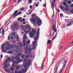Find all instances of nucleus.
Here are the masks:
<instances>
[{
  "label": "nucleus",
  "instance_id": "22",
  "mask_svg": "<svg viewBox=\"0 0 73 73\" xmlns=\"http://www.w3.org/2000/svg\"><path fill=\"white\" fill-rule=\"evenodd\" d=\"M25 28V27H24V26L23 25H22L21 26V29H22V30H24Z\"/></svg>",
  "mask_w": 73,
  "mask_h": 73
},
{
  "label": "nucleus",
  "instance_id": "16",
  "mask_svg": "<svg viewBox=\"0 0 73 73\" xmlns=\"http://www.w3.org/2000/svg\"><path fill=\"white\" fill-rule=\"evenodd\" d=\"M5 44H3L1 45V48L3 49L4 48H5Z\"/></svg>",
  "mask_w": 73,
  "mask_h": 73
},
{
  "label": "nucleus",
  "instance_id": "14",
  "mask_svg": "<svg viewBox=\"0 0 73 73\" xmlns=\"http://www.w3.org/2000/svg\"><path fill=\"white\" fill-rule=\"evenodd\" d=\"M22 13V12H20L17 13V14H16L15 15V16H18L19 15H21Z\"/></svg>",
  "mask_w": 73,
  "mask_h": 73
},
{
  "label": "nucleus",
  "instance_id": "63",
  "mask_svg": "<svg viewBox=\"0 0 73 73\" xmlns=\"http://www.w3.org/2000/svg\"><path fill=\"white\" fill-rule=\"evenodd\" d=\"M71 12L72 13H73V10L72 9L71 11Z\"/></svg>",
  "mask_w": 73,
  "mask_h": 73
},
{
  "label": "nucleus",
  "instance_id": "24",
  "mask_svg": "<svg viewBox=\"0 0 73 73\" xmlns=\"http://www.w3.org/2000/svg\"><path fill=\"white\" fill-rule=\"evenodd\" d=\"M21 55H22V54H21V52H20L17 54V56H21Z\"/></svg>",
  "mask_w": 73,
  "mask_h": 73
},
{
  "label": "nucleus",
  "instance_id": "9",
  "mask_svg": "<svg viewBox=\"0 0 73 73\" xmlns=\"http://www.w3.org/2000/svg\"><path fill=\"white\" fill-rule=\"evenodd\" d=\"M37 18H38V16L35 17L34 18L33 17H32L31 20L33 22H36Z\"/></svg>",
  "mask_w": 73,
  "mask_h": 73
},
{
  "label": "nucleus",
  "instance_id": "26",
  "mask_svg": "<svg viewBox=\"0 0 73 73\" xmlns=\"http://www.w3.org/2000/svg\"><path fill=\"white\" fill-rule=\"evenodd\" d=\"M59 7L60 8L62 9H63L64 8V6H61L60 5Z\"/></svg>",
  "mask_w": 73,
  "mask_h": 73
},
{
  "label": "nucleus",
  "instance_id": "1",
  "mask_svg": "<svg viewBox=\"0 0 73 73\" xmlns=\"http://www.w3.org/2000/svg\"><path fill=\"white\" fill-rule=\"evenodd\" d=\"M31 60H27V59H24V62L25 64H23V66L24 68H28L27 66H30L31 65Z\"/></svg>",
  "mask_w": 73,
  "mask_h": 73
},
{
  "label": "nucleus",
  "instance_id": "2",
  "mask_svg": "<svg viewBox=\"0 0 73 73\" xmlns=\"http://www.w3.org/2000/svg\"><path fill=\"white\" fill-rule=\"evenodd\" d=\"M12 30L13 31H15V30H18L19 29V25H18L17 23H15L12 27Z\"/></svg>",
  "mask_w": 73,
  "mask_h": 73
},
{
  "label": "nucleus",
  "instance_id": "15",
  "mask_svg": "<svg viewBox=\"0 0 73 73\" xmlns=\"http://www.w3.org/2000/svg\"><path fill=\"white\" fill-rule=\"evenodd\" d=\"M66 7L64 9V11H66V12L68 11V10H69V8H68V7Z\"/></svg>",
  "mask_w": 73,
  "mask_h": 73
},
{
  "label": "nucleus",
  "instance_id": "39",
  "mask_svg": "<svg viewBox=\"0 0 73 73\" xmlns=\"http://www.w3.org/2000/svg\"><path fill=\"white\" fill-rule=\"evenodd\" d=\"M28 49V50H29V51H30V52H31V51L32 50V49L31 48H29Z\"/></svg>",
  "mask_w": 73,
  "mask_h": 73
},
{
  "label": "nucleus",
  "instance_id": "59",
  "mask_svg": "<svg viewBox=\"0 0 73 73\" xmlns=\"http://www.w3.org/2000/svg\"><path fill=\"white\" fill-rule=\"evenodd\" d=\"M67 63V61H65L64 62V64H66V63Z\"/></svg>",
  "mask_w": 73,
  "mask_h": 73
},
{
  "label": "nucleus",
  "instance_id": "52",
  "mask_svg": "<svg viewBox=\"0 0 73 73\" xmlns=\"http://www.w3.org/2000/svg\"><path fill=\"white\" fill-rule=\"evenodd\" d=\"M58 66H57V67L56 68V72H55V73H56L57 72V69H58Z\"/></svg>",
  "mask_w": 73,
  "mask_h": 73
},
{
  "label": "nucleus",
  "instance_id": "34",
  "mask_svg": "<svg viewBox=\"0 0 73 73\" xmlns=\"http://www.w3.org/2000/svg\"><path fill=\"white\" fill-rule=\"evenodd\" d=\"M13 53V51L12 50H10L8 52V53L9 54H11V53Z\"/></svg>",
  "mask_w": 73,
  "mask_h": 73
},
{
  "label": "nucleus",
  "instance_id": "28",
  "mask_svg": "<svg viewBox=\"0 0 73 73\" xmlns=\"http://www.w3.org/2000/svg\"><path fill=\"white\" fill-rule=\"evenodd\" d=\"M11 48L9 46L6 47V49H7V50H10V49H11Z\"/></svg>",
  "mask_w": 73,
  "mask_h": 73
},
{
  "label": "nucleus",
  "instance_id": "58",
  "mask_svg": "<svg viewBox=\"0 0 73 73\" xmlns=\"http://www.w3.org/2000/svg\"><path fill=\"white\" fill-rule=\"evenodd\" d=\"M32 12V11H31L28 14L29 15L30 14H31Z\"/></svg>",
  "mask_w": 73,
  "mask_h": 73
},
{
  "label": "nucleus",
  "instance_id": "19",
  "mask_svg": "<svg viewBox=\"0 0 73 73\" xmlns=\"http://www.w3.org/2000/svg\"><path fill=\"white\" fill-rule=\"evenodd\" d=\"M15 38L17 40V41H19V38L18 36H15Z\"/></svg>",
  "mask_w": 73,
  "mask_h": 73
},
{
  "label": "nucleus",
  "instance_id": "61",
  "mask_svg": "<svg viewBox=\"0 0 73 73\" xmlns=\"http://www.w3.org/2000/svg\"><path fill=\"white\" fill-rule=\"evenodd\" d=\"M53 31H54L55 32H56V31L57 29H54V30H53Z\"/></svg>",
  "mask_w": 73,
  "mask_h": 73
},
{
  "label": "nucleus",
  "instance_id": "5",
  "mask_svg": "<svg viewBox=\"0 0 73 73\" xmlns=\"http://www.w3.org/2000/svg\"><path fill=\"white\" fill-rule=\"evenodd\" d=\"M36 21L37 22V23L38 25H41L42 24V21H41L39 17H38L37 19H36Z\"/></svg>",
  "mask_w": 73,
  "mask_h": 73
},
{
  "label": "nucleus",
  "instance_id": "25",
  "mask_svg": "<svg viewBox=\"0 0 73 73\" xmlns=\"http://www.w3.org/2000/svg\"><path fill=\"white\" fill-rule=\"evenodd\" d=\"M15 60H20V57L19 56H15Z\"/></svg>",
  "mask_w": 73,
  "mask_h": 73
},
{
  "label": "nucleus",
  "instance_id": "30",
  "mask_svg": "<svg viewBox=\"0 0 73 73\" xmlns=\"http://www.w3.org/2000/svg\"><path fill=\"white\" fill-rule=\"evenodd\" d=\"M18 60H19L18 61H17L18 63H20L21 62H22V60L21 59H20V60L19 59Z\"/></svg>",
  "mask_w": 73,
  "mask_h": 73
},
{
  "label": "nucleus",
  "instance_id": "6",
  "mask_svg": "<svg viewBox=\"0 0 73 73\" xmlns=\"http://www.w3.org/2000/svg\"><path fill=\"white\" fill-rule=\"evenodd\" d=\"M23 46V44H22L21 42L19 43V45H17L15 46L16 49H20L21 46Z\"/></svg>",
  "mask_w": 73,
  "mask_h": 73
},
{
  "label": "nucleus",
  "instance_id": "44",
  "mask_svg": "<svg viewBox=\"0 0 73 73\" xmlns=\"http://www.w3.org/2000/svg\"><path fill=\"white\" fill-rule=\"evenodd\" d=\"M19 10H17V11H15V12H14V14L16 15V14L17 13V12H18V11H19Z\"/></svg>",
  "mask_w": 73,
  "mask_h": 73
},
{
  "label": "nucleus",
  "instance_id": "29",
  "mask_svg": "<svg viewBox=\"0 0 73 73\" xmlns=\"http://www.w3.org/2000/svg\"><path fill=\"white\" fill-rule=\"evenodd\" d=\"M56 27V24H53V30H54V29H55Z\"/></svg>",
  "mask_w": 73,
  "mask_h": 73
},
{
  "label": "nucleus",
  "instance_id": "36",
  "mask_svg": "<svg viewBox=\"0 0 73 73\" xmlns=\"http://www.w3.org/2000/svg\"><path fill=\"white\" fill-rule=\"evenodd\" d=\"M24 9H25L24 7H22L21 9H19V10H20V11H23Z\"/></svg>",
  "mask_w": 73,
  "mask_h": 73
},
{
  "label": "nucleus",
  "instance_id": "57",
  "mask_svg": "<svg viewBox=\"0 0 73 73\" xmlns=\"http://www.w3.org/2000/svg\"><path fill=\"white\" fill-rule=\"evenodd\" d=\"M10 58H11L10 57H9L7 58V60L8 61L9 60V59H10Z\"/></svg>",
  "mask_w": 73,
  "mask_h": 73
},
{
  "label": "nucleus",
  "instance_id": "55",
  "mask_svg": "<svg viewBox=\"0 0 73 73\" xmlns=\"http://www.w3.org/2000/svg\"><path fill=\"white\" fill-rule=\"evenodd\" d=\"M56 36L54 37L52 39V40H54V39H55V38H56Z\"/></svg>",
  "mask_w": 73,
  "mask_h": 73
},
{
  "label": "nucleus",
  "instance_id": "56",
  "mask_svg": "<svg viewBox=\"0 0 73 73\" xmlns=\"http://www.w3.org/2000/svg\"><path fill=\"white\" fill-rule=\"evenodd\" d=\"M26 34H28V31H26L25 32Z\"/></svg>",
  "mask_w": 73,
  "mask_h": 73
},
{
  "label": "nucleus",
  "instance_id": "62",
  "mask_svg": "<svg viewBox=\"0 0 73 73\" xmlns=\"http://www.w3.org/2000/svg\"><path fill=\"white\" fill-rule=\"evenodd\" d=\"M18 73H23L21 71H19Z\"/></svg>",
  "mask_w": 73,
  "mask_h": 73
},
{
  "label": "nucleus",
  "instance_id": "12",
  "mask_svg": "<svg viewBox=\"0 0 73 73\" xmlns=\"http://www.w3.org/2000/svg\"><path fill=\"white\" fill-rule=\"evenodd\" d=\"M63 4L65 7H68L69 5H66V3L65 2H63Z\"/></svg>",
  "mask_w": 73,
  "mask_h": 73
},
{
  "label": "nucleus",
  "instance_id": "64",
  "mask_svg": "<svg viewBox=\"0 0 73 73\" xmlns=\"http://www.w3.org/2000/svg\"><path fill=\"white\" fill-rule=\"evenodd\" d=\"M71 7H73V4H72L71 5Z\"/></svg>",
  "mask_w": 73,
  "mask_h": 73
},
{
  "label": "nucleus",
  "instance_id": "21",
  "mask_svg": "<svg viewBox=\"0 0 73 73\" xmlns=\"http://www.w3.org/2000/svg\"><path fill=\"white\" fill-rule=\"evenodd\" d=\"M2 53H5L7 52V50L6 49H3L2 50Z\"/></svg>",
  "mask_w": 73,
  "mask_h": 73
},
{
  "label": "nucleus",
  "instance_id": "8",
  "mask_svg": "<svg viewBox=\"0 0 73 73\" xmlns=\"http://www.w3.org/2000/svg\"><path fill=\"white\" fill-rule=\"evenodd\" d=\"M25 29H28L29 31V33H31L30 30H31V28L28 25H25Z\"/></svg>",
  "mask_w": 73,
  "mask_h": 73
},
{
  "label": "nucleus",
  "instance_id": "49",
  "mask_svg": "<svg viewBox=\"0 0 73 73\" xmlns=\"http://www.w3.org/2000/svg\"><path fill=\"white\" fill-rule=\"evenodd\" d=\"M28 2L29 3H32V1L31 0H29Z\"/></svg>",
  "mask_w": 73,
  "mask_h": 73
},
{
  "label": "nucleus",
  "instance_id": "17",
  "mask_svg": "<svg viewBox=\"0 0 73 73\" xmlns=\"http://www.w3.org/2000/svg\"><path fill=\"white\" fill-rule=\"evenodd\" d=\"M33 36H35V35H34V34L31 33L30 35V37L31 38H33Z\"/></svg>",
  "mask_w": 73,
  "mask_h": 73
},
{
  "label": "nucleus",
  "instance_id": "53",
  "mask_svg": "<svg viewBox=\"0 0 73 73\" xmlns=\"http://www.w3.org/2000/svg\"><path fill=\"white\" fill-rule=\"evenodd\" d=\"M60 17H62L63 16V14L61 13L60 14Z\"/></svg>",
  "mask_w": 73,
  "mask_h": 73
},
{
  "label": "nucleus",
  "instance_id": "18",
  "mask_svg": "<svg viewBox=\"0 0 73 73\" xmlns=\"http://www.w3.org/2000/svg\"><path fill=\"white\" fill-rule=\"evenodd\" d=\"M6 45L7 46H10V45H11V44H10V43H9V42H6Z\"/></svg>",
  "mask_w": 73,
  "mask_h": 73
},
{
  "label": "nucleus",
  "instance_id": "45",
  "mask_svg": "<svg viewBox=\"0 0 73 73\" xmlns=\"http://www.w3.org/2000/svg\"><path fill=\"white\" fill-rule=\"evenodd\" d=\"M52 23H53V24H56L54 20H52Z\"/></svg>",
  "mask_w": 73,
  "mask_h": 73
},
{
  "label": "nucleus",
  "instance_id": "40",
  "mask_svg": "<svg viewBox=\"0 0 73 73\" xmlns=\"http://www.w3.org/2000/svg\"><path fill=\"white\" fill-rule=\"evenodd\" d=\"M10 69L11 70H12V71H13L14 70V68L13 67H11L10 68Z\"/></svg>",
  "mask_w": 73,
  "mask_h": 73
},
{
  "label": "nucleus",
  "instance_id": "31",
  "mask_svg": "<svg viewBox=\"0 0 73 73\" xmlns=\"http://www.w3.org/2000/svg\"><path fill=\"white\" fill-rule=\"evenodd\" d=\"M25 50H28V46H26L25 47Z\"/></svg>",
  "mask_w": 73,
  "mask_h": 73
},
{
  "label": "nucleus",
  "instance_id": "20",
  "mask_svg": "<svg viewBox=\"0 0 73 73\" xmlns=\"http://www.w3.org/2000/svg\"><path fill=\"white\" fill-rule=\"evenodd\" d=\"M15 68H16V70H18L19 69V68H20V67L19 66H15Z\"/></svg>",
  "mask_w": 73,
  "mask_h": 73
},
{
  "label": "nucleus",
  "instance_id": "13",
  "mask_svg": "<svg viewBox=\"0 0 73 73\" xmlns=\"http://www.w3.org/2000/svg\"><path fill=\"white\" fill-rule=\"evenodd\" d=\"M12 62L13 64H15V65H17V64H18V62H17V61H15L14 60H13L12 61Z\"/></svg>",
  "mask_w": 73,
  "mask_h": 73
},
{
  "label": "nucleus",
  "instance_id": "27",
  "mask_svg": "<svg viewBox=\"0 0 73 73\" xmlns=\"http://www.w3.org/2000/svg\"><path fill=\"white\" fill-rule=\"evenodd\" d=\"M12 58L11 59V61H12V59H13V60H15L16 58V57H15L14 56H12L11 57Z\"/></svg>",
  "mask_w": 73,
  "mask_h": 73
},
{
  "label": "nucleus",
  "instance_id": "42",
  "mask_svg": "<svg viewBox=\"0 0 73 73\" xmlns=\"http://www.w3.org/2000/svg\"><path fill=\"white\" fill-rule=\"evenodd\" d=\"M68 4H70L72 3V2L70 1H68Z\"/></svg>",
  "mask_w": 73,
  "mask_h": 73
},
{
  "label": "nucleus",
  "instance_id": "33",
  "mask_svg": "<svg viewBox=\"0 0 73 73\" xmlns=\"http://www.w3.org/2000/svg\"><path fill=\"white\" fill-rule=\"evenodd\" d=\"M25 57V55L23 54L21 56V58H24Z\"/></svg>",
  "mask_w": 73,
  "mask_h": 73
},
{
  "label": "nucleus",
  "instance_id": "35",
  "mask_svg": "<svg viewBox=\"0 0 73 73\" xmlns=\"http://www.w3.org/2000/svg\"><path fill=\"white\" fill-rule=\"evenodd\" d=\"M32 32L33 33H36V30L34 29L32 30Z\"/></svg>",
  "mask_w": 73,
  "mask_h": 73
},
{
  "label": "nucleus",
  "instance_id": "41",
  "mask_svg": "<svg viewBox=\"0 0 73 73\" xmlns=\"http://www.w3.org/2000/svg\"><path fill=\"white\" fill-rule=\"evenodd\" d=\"M22 19L21 17H19L17 19V20L19 21V20H21Z\"/></svg>",
  "mask_w": 73,
  "mask_h": 73
},
{
  "label": "nucleus",
  "instance_id": "54",
  "mask_svg": "<svg viewBox=\"0 0 73 73\" xmlns=\"http://www.w3.org/2000/svg\"><path fill=\"white\" fill-rule=\"evenodd\" d=\"M62 69H63V68H62L61 70H60V72H59V73H61V72H62Z\"/></svg>",
  "mask_w": 73,
  "mask_h": 73
},
{
  "label": "nucleus",
  "instance_id": "3",
  "mask_svg": "<svg viewBox=\"0 0 73 73\" xmlns=\"http://www.w3.org/2000/svg\"><path fill=\"white\" fill-rule=\"evenodd\" d=\"M38 31H37V33L36 34V35L37 36L35 37L34 40L35 41H36L37 39H38V38L39 37V33L40 31V28L38 29Z\"/></svg>",
  "mask_w": 73,
  "mask_h": 73
},
{
  "label": "nucleus",
  "instance_id": "38",
  "mask_svg": "<svg viewBox=\"0 0 73 73\" xmlns=\"http://www.w3.org/2000/svg\"><path fill=\"white\" fill-rule=\"evenodd\" d=\"M50 37L49 38L50 39H51V38H52V37H53V35H51V34H50V35H49Z\"/></svg>",
  "mask_w": 73,
  "mask_h": 73
},
{
  "label": "nucleus",
  "instance_id": "60",
  "mask_svg": "<svg viewBox=\"0 0 73 73\" xmlns=\"http://www.w3.org/2000/svg\"><path fill=\"white\" fill-rule=\"evenodd\" d=\"M71 25V24H69L67 25V26H70Z\"/></svg>",
  "mask_w": 73,
  "mask_h": 73
},
{
  "label": "nucleus",
  "instance_id": "32",
  "mask_svg": "<svg viewBox=\"0 0 73 73\" xmlns=\"http://www.w3.org/2000/svg\"><path fill=\"white\" fill-rule=\"evenodd\" d=\"M29 55L28 54H27L26 55V59H28V58H29Z\"/></svg>",
  "mask_w": 73,
  "mask_h": 73
},
{
  "label": "nucleus",
  "instance_id": "37",
  "mask_svg": "<svg viewBox=\"0 0 73 73\" xmlns=\"http://www.w3.org/2000/svg\"><path fill=\"white\" fill-rule=\"evenodd\" d=\"M15 35H16V32H14L12 33V35L13 36H15Z\"/></svg>",
  "mask_w": 73,
  "mask_h": 73
},
{
  "label": "nucleus",
  "instance_id": "23",
  "mask_svg": "<svg viewBox=\"0 0 73 73\" xmlns=\"http://www.w3.org/2000/svg\"><path fill=\"white\" fill-rule=\"evenodd\" d=\"M50 42H51V40H48L47 42V45H49V44H50Z\"/></svg>",
  "mask_w": 73,
  "mask_h": 73
},
{
  "label": "nucleus",
  "instance_id": "46",
  "mask_svg": "<svg viewBox=\"0 0 73 73\" xmlns=\"http://www.w3.org/2000/svg\"><path fill=\"white\" fill-rule=\"evenodd\" d=\"M4 29H3L2 30V35H4Z\"/></svg>",
  "mask_w": 73,
  "mask_h": 73
},
{
  "label": "nucleus",
  "instance_id": "43",
  "mask_svg": "<svg viewBox=\"0 0 73 73\" xmlns=\"http://www.w3.org/2000/svg\"><path fill=\"white\" fill-rule=\"evenodd\" d=\"M26 36H27V35H25L23 36V39H26Z\"/></svg>",
  "mask_w": 73,
  "mask_h": 73
},
{
  "label": "nucleus",
  "instance_id": "10",
  "mask_svg": "<svg viewBox=\"0 0 73 73\" xmlns=\"http://www.w3.org/2000/svg\"><path fill=\"white\" fill-rule=\"evenodd\" d=\"M4 65H5V67H3V69L4 70H7V68H8V65L6 63H3Z\"/></svg>",
  "mask_w": 73,
  "mask_h": 73
},
{
  "label": "nucleus",
  "instance_id": "4",
  "mask_svg": "<svg viewBox=\"0 0 73 73\" xmlns=\"http://www.w3.org/2000/svg\"><path fill=\"white\" fill-rule=\"evenodd\" d=\"M23 46H25L26 45H28L29 44H30V40H29L28 41L25 40V39H24L23 41Z\"/></svg>",
  "mask_w": 73,
  "mask_h": 73
},
{
  "label": "nucleus",
  "instance_id": "48",
  "mask_svg": "<svg viewBox=\"0 0 73 73\" xmlns=\"http://www.w3.org/2000/svg\"><path fill=\"white\" fill-rule=\"evenodd\" d=\"M27 50H25V54H27L28 53V52Z\"/></svg>",
  "mask_w": 73,
  "mask_h": 73
},
{
  "label": "nucleus",
  "instance_id": "50",
  "mask_svg": "<svg viewBox=\"0 0 73 73\" xmlns=\"http://www.w3.org/2000/svg\"><path fill=\"white\" fill-rule=\"evenodd\" d=\"M13 42L14 43V44H15L16 42V40H13Z\"/></svg>",
  "mask_w": 73,
  "mask_h": 73
},
{
  "label": "nucleus",
  "instance_id": "7",
  "mask_svg": "<svg viewBox=\"0 0 73 73\" xmlns=\"http://www.w3.org/2000/svg\"><path fill=\"white\" fill-rule=\"evenodd\" d=\"M56 0H52V2L51 3V7L53 10H54L53 9L54 8V3L56 2Z\"/></svg>",
  "mask_w": 73,
  "mask_h": 73
},
{
  "label": "nucleus",
  "instance_id": "47",
  "mask_svg": "<svg viewBox=\"0 0 73 73\" xmlns=\"http://www.w3.org/2000/svg\"><path fill=\"white\" fill-rule=\"evenodd\" d=\"M15 52L16 53H17V52H19V51L18 50H17V49H15Z\"/></svg>",
  "mask_w": 73,
  "mask_h": 73
},
{
  "label": "nucleus",
  "instance_id": "11",
  "mask_svg": "<svg viewBox=\"0 0 73 73\" xmlns=\"http://www.w3.org/2000/svg\"><path fill=\"white\" fill-rule=\"evenodd\" d=\"M28 69L27 68H26L25 69H24L23 68H22L21 69V72L23 73H25V72H27V70Z\"/></svg>",
  "mask_w": 73,
  "mask_h": 73
},
{
  "label": "nucleus",
  "instance_id": "51",
  "mask_svg": "<svg viewBox=\"0 0 73 73\" xmlns=\"http://www.w3.org/2000/svg\"><path fill=\"white\" fill-rule=\"evenodd\" d=\"M43 63H42V65L41 66V69H42V68H43Z\"/></svg>",
  "mask_w": 73,
  "mask_h": 73
}]
</instances>
